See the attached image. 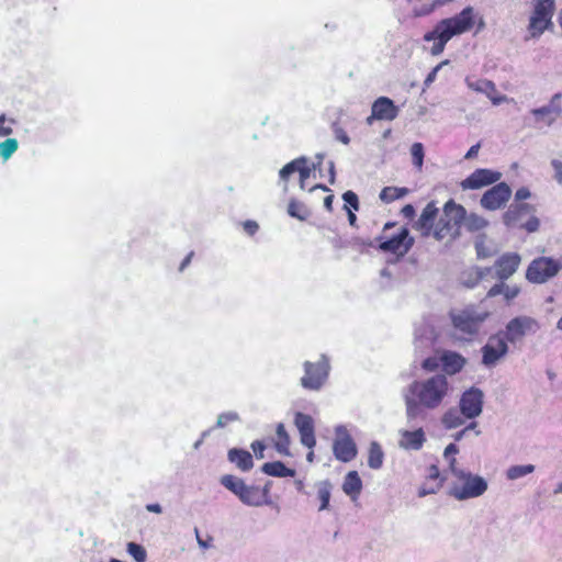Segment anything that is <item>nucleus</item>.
I'll use <instances>...</instances> for the list:
<instances>
[{"label":"nucleus","instance_id":"obj_1","mask_svg":"<svg viewBox=\"0 0 562 562\" xmlns=\"http://www.w3.org/2000/svg\"><path fill=\"white\" fill-rule=\"evenodd\" d=\"M452 391V383L443 373L413 381L403 390L408 423L426 419V411L440 407Z\"/></svg>","mask_w":562,"mask_h":562},{"label":"nucleus","instance_id":"obj_2","mask_svg":"<svg viewBox=\"0 0 562 562\" xmlns=\"http://www.w3.org/2000/svg\"><path fill=\"white\" fill-rule=\"evenodd\" d=\"M450 473L452 479L448 494L457 501L477 498L488 488V483L483 476L458 467L457 460L450 462Z\"/></svg>","mask_w":562,"mask_h":562},{"label":"nucleus","instance_id":"obj_3","mask_svg":"<svg viewBox=\"0 0 562 562\" xmlns=\"http://www.w3.org/2000/svg\"><path fill=\"white\" fill-rule=\"evenodd\" d=\"M464 217L465 209L453 200H449L443 206L442 214L436 222L432 236L437 240H442L447 237L451 239L457 238Z\"/></svg>","mask_w":562,"mask_h":562},{"label":"nucleus","instance_id":"obj_4","mask_svg":"<svg viewBox=\"0 0 562 562\" xmlns=\"http://www.w3.org/2000/svg\"><path fill=\"white\" fill-rule=\"evenodd\" d=\"M532 11L527 25L528 40H538L553 26L552 16L555 9V0H531Z\"/></svg>","mask_w":562,"mask_h":562},{"label":"nucleus","instance_id":"obj_5","mask_svg":"<svg viewBox=\"0 0 562 562\" xmlns=\"http://www.w3.org/2000/svg\"><path fill=\"white\" fill-rule=\"evenodd\" d=\"M220 482L226 490L233 493L244 505L249 507H261L265 505V492L262 493L261 491H259L258 485L246 484V482L243 479L232 474L223 475Z\"/></svg>","mask_w":562,"mask_h":562},{"label":"nucleus","instance_id":"obj_6","mask_svg":"<svg viewBox=\"0 0 562 562\" xmlns=\"http://www.w3.org/2000/svg\"><path fill=\"white\" fill-rule=\"evenodd\" d=\"M536 207L529 203L513 202L503 214L507 227H520L528 233H535L540 227V221L535 216Z\"/></svg>","mask_w":562,"mask_h":562},{"label":"nucleus","instance_id":"obj_7","mask_svg":"<svg viewBox=\"0 0 562 562\" xmlns=\"http://www.w3.org/2000/svg\"><path fill=\"white\" fill-rule=\"evenodd\" d=\"M479 19V27L477 31L482 30L484 26L483 19L479 16L475 10L472 7H465L460 13L440 20L438 23L443 27V30L448 33V35L452 38L454 36L464 34L470 32L476 20Z\"/></svg>","mask_w":562,"mask_h":562},{"label":"nucleus","instance_id":"obj_8","mask_svg":"<svg viewBox=\"0 0 562 562\" xmlns=\"http://www.w3.org/2000/svg\"><path fill=\"white\" fill-rule=\"evenodd\" d=\"M395 226V223L389 222L383 227V234ZM379 249L383 252H390L398 257L406 255L414 245V238L409 236L408 228L401 227L392 236L383 235L378 238Z\"/></svg>","mask_w":562,"mask_h":562},{"label":"nucleus","instance_id":"obj_9","mask_svg":"<svg viewBox=\"0 0 562 562\" xmlns=\"http://www.w3.org/2000/svg\"><path fill=\"white\" fill-rule=\"evenodd\" d=\"M303 369L304 375L301 378L302 387L308 391H319L329 375V359L326 355H322L316 362L305 361Z\"/></svg>","mask_w":562,"mask_h":562},{"label":"nucleus","instance_id":"obj_10","mask_svg":"<svg viewBox=\"0 0 562 562\" xmlns=\"http://www.w3.org/2000/svg\"><path fill=\"white\" fill-rule=\"evenodd\" d=\"M454 329L469 337L479 333L482 323L486 319L487 313H480L473 308L452 311L450 313Z\"/></svg>","mask_w":562,"mask_h":562},{"label":"nucleus","instance_id":"obj_11","mask_svg":"<svg viewBox=\"0 0 562 562\" xmlns=\"http://www.w3.org/2000/svg\"><path fill=\"white\" fill-rule=\"evenodd\" d=\"M333 453L338 461L344 463H348L357 457V445L346 425H337L335 427Z\"/></svg>","mask_w":562,"mask_h":562},{"label":"nucleus","instance_id":"obj_12","mask_svg":"<svg viewBox=\"0 0 562 562\" xmlns=\"http://www.w3.org/2000/svg\"><path fill=\"white\" fill-rule=\"evenodd\" d=\"M508 341L502 333L488 337L486 344L481 348L482 363L486 368L495 367L508 353Z\"/></svg>","mask_w":562,"mask_h":562},{"label":"nucleus","instance_id":"obj_13","mask_svg":"<svg viewBox=\"0 0 562 562\" xmlns=\"http://www.w3.org/2000/svg\"><path fill=\"white\" fill-rule=\"evenodd\" d=\"M540 328L538 322L530 316H517L510 319L502 333L510 344L521 341L526 335H533Z\"/></svg>","mask_w":562,"mask_h":562},{"label":"nucleus","instance_id":"obj_14","mask_svg":"<svg viewBox=\"0 0 562 562\" xmlns=\"http://www.w3.org/2000/svg\"><path fill=\"white\" fill-rule=\"evenodd\" d=\"M560 269L561 265L559 261L549 257H540L531 261L527 269L526 278L532 283H544L554 277Z\"/></svg>","mask_w":562,"mask_h":562},{"label":"nucleus","instance_id":"obj_15","mask_svg":"<svg viewBox=\"0 0 562 562\" xmlns=\"http://www.w3.org/2000/svg\"><path fill=\"white\" fill-rule=\"evenodd\" d=\"M561 93H555L551 97L548 104L531 110L533 116V126L542 128L550 127L561 115L562 108L560 104Z\"/></svg>","mask_w":562,"mask_h":562},{"label":"nucleus","instance_id":"obj_16","mask_svg":"<svg viewBox=\"0 0 562 562\" xmlns=\"http://www.w3.org/2000/svg\"><path fill=\"white\" fill-rule=\"evenodd\" d=\"M484 393L481 389L472 386L465 390L459 401L461 414L468 419H474L482 414Z\"/></svg>","mask_w":562,"mask_h":562},{"label":"nucleus","instance_id":"obj_17","mask_svg":"<svg viewBox=\"0 0 562 562\" xmlns=\"http://www.w3.org/2000/svg\"><path fill=\"white\" fill-rule=\"evenodd\" d=\"M464 82L470 90L485 94L491 100L493 105H499L505 102L514 101V99L498 93L496 85L492 80L476 78L475 76H468L465 77Z\"/></svg>","mask_w":562,"mask_h":562},{"label":"nucleus","instance_id":"obj_18","mask_svg":"<svg viewBox=\"0 0 562 562\" xmlns=\"http://www.w3.org/2000/svg\"><path fill=\"white\" fill-rule=\"evenodd\" d=\"M512 189L505 182L494 184L481 198V206L488 211L502 209L510 199Z\"/></svg>","mask_w":562,"mask_h":562},{"label":"nucleus","instance_id":"obj_19","mask_svg":"<svg viewBox=\"0 0 562 562\" xmlns=\"http://www.w3.org/2000/svg\"><path fill=\"white\" fill-rule=\"evenodd\" d=\"M502 178V173L491 169H476L461 182L463 190H477L494 184Z\"/></svg>","mask_w":562,"mask_h":562},{"label":"nucleus","instance_id":"obj_20","mask_svg":"<svg viewBox=\"0 0 562 562\" xmlns=\"http://www.w3.org/2000/svg\"><path fill=\"white\" fill-rule=\"evenodd\" d=\"M451 40L443 27L437 23L431 31L424 34L423 41L430 46H424L431 56H439L443 53L447 43Z\"/></svg>","mask_w":562,"mask_h":562},{"label":"nucleus","instance_id":"obj_21","mask_svg":"<svg viewBox=\"0 0 562 562\" xmlns=\"http://www.w3.org/2000/svg\"><path fill=\"white\" fill-rule=\"evenodd\" d=\"M437 338V333L431 324L423 321L416 326L414 333V346L420 353H426L432 349L434 342Z\"/></svg>","mask_w":562,"mask_h":562},{"label":"nucleus","instance_id":"obj_22","mask_svg":"<svg viewBox=\"0 0 562 562\" xmlns=\"http://www.w3.org/2000/svg\"><path fill=\"white\" fill-rule=\"evenodd\" d=\"M294 424L300 432L301 443L308 449H313L316 445L313 418L307 414L297 412L294 417Z\"/></svg>","mask_w":562,"mask_h":562},{"label":"nucleus","instance_id":"obj_23","mask_svg":"<svg viewBox=\"0 0 562 562\" xmlns=\"http://www.w3.org/2000/svg\"><path fill=\"white\" fill-rule=\"evenodd\" d=\"M438 216V207L435 202H429L423 210L420 216L414 224V228L419 231L422 236H432L436 220Z\"/></svg>","mask_w":562,"mask_h":562},{"label":"nucleus","instance_id":"obj_24","mask_svg":"<svg viewBox=\"0 0 562 562\" xmlns=\"http://www.w3.org/2000/svg\"><path fill=\"white\" fill-rule=\"evenodd\" d=\"M520 256L516 252H507L502 255L495 262L496 277L505 281L512 277L520 265Z\"/></svg>","mask_w":562,"mask_h":562},{"label":"nucleus","instance_id":"obj_25","mask_svg":"<svg viewBox=\"0 0 562 562\" xmlns=\"http://www.w3.org/2000/svg\"><path fill=\"white\" fill-rule=\"evenodd\" d=\"M371 108L373 110V117H379V121H393L400 112L398 106L387 97H379L374 100Z\"/></svg>","mask_w":562,"mask_h":562},{"label":"nucleus","instance_id":"obj_26","mask_svg":"<svg viewBox=\"0 0 562 562\" xmlns=\"http://www.w3.org/2000/svg\"><path fill=\"white\" fill-rule=\"evenodd\" d=\"M398 446L405 450H419L426 441L425 431L422 427L415 430H401Z\"/></svg>","mask_w":562,"mask_h":562},{"label":"nucleus","instance_id":"obj_27","mask_svg":"<svg viewBox=\"0 0 562 562\" xmlns=\"http://www.w3.org/2000/svg\"><path fill=\"white\" fill-rule=\"evenodd\" d=\"M443 374L454 375L459 373L465 366L467 360L463 356L456 351H443L440 357Z\"/></svg>","mask_w":562,"mask_h":562},{"label":"nucleus","instance_id":"obj_28","mask_svg":"<svg viewBox=\"0 0 562 562\" xmlns=\"http://www.w3.org/2000/svg\"><path fill=\"white\" fill-rule=\"evenodd\" d=\"M492 272L493 268L471 267L461 273L460 281L464 286L473 289Z\"/></svg>","mask_w":562,"mask_h":562},{"label":"nucleus","instance_id":"obj_29","mask_svg":"<svg viewBox=\"0 0 562 562\" xmlns=\"http://www.w3.org/2000/svg\"><path fill=\"white\" fill-rule=\"evenodd\" d=\"M228 461L234 463L240 471L247 472L252 469L254 460L249 451L232 448L227 453Z\"/></svg>","mask_w":562,"mask_h":562},{"label":"nucleus","instance_id":"obj_30","mask_svg":"<svg viewBox=\"0 0 562 562\" xmlns=\"http://www.w3.org/2000/svg\"><path fill=\"white\" fill-rule=\"evenodd\" d=\"M261 471L276 477H293L295 475V471L286 468L281 461L267 462L261 467Z\"/></svg>","mask_w":562,"mask_h":562},{"label":"nucleus","instance_id":"obj_31","mask_svg":"<svg viewBox=\"0 0 562 562\" xmlns=\"http://www.w3.org/2000/svg\"><path fill=\"white\" fill-rule=\"evenodd\" d=\"M362 490V481L358 474L357 471H350L345 477L344 484H342V491L351 496L352 498H356Z\"/></svg>","mask_w":562,"mask_h":562},{"label":"nucleus","instance_id":"obj_32","mask_svg":"<svg viewBox=\"0 0 562 562\" xmlns=\"http://www.w3.org/2000/svg\"><path fill=\"white\" fill-rule=\"evenodd\" d=\"M384 452L379 442L372 441L369 447L368 465L373 470H379L383 465Z\"/></svg>","mask_w":562,"mask_h":562},{"label":"nucleus","instance_id":"obj_33","mask_svg":"<svg viewBox=\"0 0 562 562\" xmlns=\"http://www.w3.org/2000/svg\"><path fill=\"white\" fill-rule=\"evenodd\" d=\"M536 467L533 464H515L507 468L505 476L508 481H517L531 473H533Z\"/></svg>","mask_w":562,"mask_h":562},{"label":"nucleus","instance_id":"obj_34","mask_svg":"<svg viewBox=\"0 0 562 562\" xmlns=\"http://www.w3.org/2000/svg\"><path fill=\"white\" fill-rule=\"evenodd\" d=\"M464 419L465 417L460 411L451 408L442 416V424L446 428L452 429L462 426L464 424Z\"/></svg>","mask_w":562,"mask_h":562},{"label":"nucleus","instance_id":"obj_35","mask_svg":"<svg viewBox=\"0 0 562 562\" xmlns=\"http://www.w3.org/2000/svg\"><path fill=\"white\" fill-rule=\"evenodd\" d=\"M408 193V189L406 188H396V187H385L380 192V199L385 203H391L395 200H398L405 196Z\"/></svg>","mask_w":562,"mask_h":562},{"label":"nucleus","instance_id":"obj_36","mask_svg":"<svg viewBox=\"0 0 562 562\" xmlns=\"http://www.w3.org/2000/svg\"><path fill=\"white\" fill-rule=\"evenodd\" d=\"M300 162H304V156H301V157L288 162L279 171L280 181L284 182V190H286V182L289 181L290 177L292 175H294L295 172H297Z\"/></svg>","mask_w":562,"mask_h":562},{"label":"nucleus","instance_id":"obj_37","mask_svg":"<svg viewBox=\"0 0 562 562\" xmlns=\"http://www.w3.org/2000/svg\"><path fill=\"white\" fill-rule=\"evenodd\" d=\"M276 434L278 437V440L276 442V449L280 453L289 454L290 437L283 424H278Z\"/></svg>","mask_w":562,"mask_h":562},{"label":"nucleus","instance_id":"obj_38","mask_svg":"<svg viewBox=\"0 0 562 562\" xmlns=\"http://www.w3.org/2000/svg\"><path fill=\"white\" fill-rule=\"evenodd\" d=\"M316 170L315 164H310V160L307 157L304 156V162L299 164L297 173L300 177V188L302 190L307 189V179L310 178L312 171Z\"/></svg>","mask_w":562,"mask_h":562},{"label":"nucleus","instance_id":"obj_39","mask_svg":"<svg viewBox=\"0 0 562 562\" xmlns=\"http://www.w3.org/2000/svg\"><path fill=\"white\" fill-rule=\"evenodd\" d=\"M331 494V484L328 481H322L317 484V496L321 501L319 510H325L329 506Z\"/></svg>","mask_w":562,"mask_h":562},{"label":"nucleus","instance_id":"obj_40","mask_svg":"<svg viewBox=\"0 0 562 562\" xmlns=\"http://www.w3.org/2000/svg\"><path fill=\"white\" fill-rule=\"evenodd\" d=\"M288 213L291 217L305 221L310 216L308 209L296 200H291L288 205Z\"/></svg>","mask_w":562,"mask_h":562},{"label":"nucleus","instance_id":"obj_41","mask_svg":"<svg viewBox=\"0 0 562 562\" xmlns=\"http://www.w3.org/2000/svg\"><path fill=\"white\" fill-rule=\"evenodd\" d=\"M19 149V142L15 138H7L0 143V157L3 161L9 160Z\"/></svg>","mask_w":562,"mask_h":562},{"label":"nucleus","instance_id":"obj_42","mask_svg":"<svg viewBox=\"0 0 562 562\" xmlns=\"http://www.w3.org/2000/svg\"><path fill=\"white\" fill-rule=\"evenodd\" d=\"M126 551L136 562H146L147 561V551L139 543L128 542L126 544Z\"/></svg>","mask_w":562,"mask_h":562},{"label":"nucleus","instance_id":"obj_43","mask_svg":"<svg viewBox=\"0 0 562 562\" xmlns=\"http://www.w3.org/2000/svg\"><path fill=\"white\" fill-rule=\"evenodd\" d=\"M463 222L467 228L471 232L481 231L487 226V221L474 213L470 214L469 216L465 215Z\"/></svg>","mask_w":562,"mask_h":562},{"label":"nucleus","instance_id":"obj_44","mask_svg":"<svg viewBox=\"0 0 562 562\" xmlns=\"http://www.w3.org/2000/svg\"><path fill=\"white\" fill-rule=\"evenodd\" d=\"M413 165L420 170L424 164V146L422 143H414L411 147Z\"/></svg>","mask_w":562,"mask_h":562},{"label":"nucleus","instance_id":"obj_45","mask_svg":"<svg viewBox=\"0 0 562 562\" xmlns=\"http://www.w3.org/2000/svg\"><path fill=\"white\" fill-rule=\"evenodd\" d=\"M239 419V415L236 412H225L218 415L216 427L224 428L229 423L236 422Z\"/></svg>","mask_w":562,"mask_h":562},{"label":"nucleus","instance_id":"obj_46","mask_svg":"<svg viewBox=\"0 0 562 562\" xmlns=\"http://www.w3.org/2000/svg\"><path fill=\"white\" fill-rule=\"evenodd\" d=\"M449 63H450V61H449V59H445V60H442L441 63H439L436 67H434V68L431 69V71L427 75V77L425 78V80H424V86H425L426 88L430 87V86L435 82V80L437 79V75H438L439 70H440L443 66L449 65Z\"/></svg>","mask_w":562,"mask_h":562},{"label":"nucleus","instance_id":"obj_47","mask_svg":"<svg viewBox=\"0 0 562 562\" xmlns=\"http://www.w3.org/2000/svg\"><path fill=\"white\" fill-rule=\"evenodd\" d=\"M342 200L346 203L345 209H347V211L349 210L348 206H350L355 211L359 210V199H358V195L353 191H346L342 194Z\"/></svg>","mask_w":562,"mask_h":562},{"label":"nucleus","instance_id":"obj_48","mask_svg":"<svg viewBox=\"0 0 562 562\" xmlns=\"http://www.w3.org/2000/svg\"><path fill=\"white\" fill-rule=\"evenodd\" d=\"M13 123L14 121L7 119L4 114L0 115V137H7L13 133Z\"/></svg>","mask_w":562,"mask_h":562},{"label":"nucleus","instance_id":"obj_49","mask_svg":"<svg viewBox=\"0 0 562 562\" xmlns=\"http://www.w3.org/2000/svg\"><path fill=\"white\" fill-rule=\"evenodd\" d=\"M331 128L334 136L338 142L342 143L344 145H348L350 143V137L348 136L347 132L338 123H334Z\"/></svg>","mask_w":562,"mask_h":562},{"label":"nucleus","instance_id":"obj_50","mask_svg":"<svg viewBox=\"0 0 562 562\" xmlns=\"http://www.w3.org/2000/svg\"><path fill=\"white\" fill-rule=\"evenodd\" d=\"M459 452L458 446L456 443H449L445 451L443 457L448 462V467L450 468V462L456 459V454Z\"/></svg>","mask_w":562,"mask_h":562},{"label":"nucleus","instance_id":"obj_51","mask_svg":"<svg viewBox=\"0 0 562 562\" xmlns=\"http://www.w3.org/2000/svg\"><path fill=\"white\" fill-rule=\"evenodd\" d=\"M519 292H520V289L518 286H516V285L510 286V285L505 284L503 295L507 302H510L519 294Z\"/></svg>","mask_w":562,"mask_h":562},{"label":"nucleus","instance_id":"obj_52","mask_svg":"<svg viewBox=\"0 0 562 562\" xmlns=\"http://www.w3.org/2000/svg\"><path fill=\"white\" fill-rule=\"evenodd\" d=\"M530 190L526 187L519 188L515 193V201L517 203H525L524 201L530 198Z\"/></svg>","mask_w":562,"mask_h":562},{"label":"nucleus","instance_id":"obj_53","mask_svg":"<svg viewBox=\"0 0 562 562\" xmlns=\"http://www.w3.org/2000/svg\"><path fill=\"white\" fill-rule=\"evenodd\" d=\"M551 165L554 170L555 180L558 181V183L562 184V161L553 159Z\"/></svg>","mask_w":562,"mask_h":562},{"label":"nucleus","instance_id":"obj_54","mask_svg":"<svg viewBox=\"0 0 562 562\" xmlns=\"http://www.w3.org/2000/svg\"><path fill=\"white\" fill-rule=\"evenodd\" d=\"M504 288H505V283H504V281H502V280H501V282H499V283H496L495 285H493V286L488 290V292H487V296H488V297H494V296H496V295H498V294H503V292H504Z\"/></svg>","mask_w":562,"mask_h":562},{"label":"nucleus","instance_id":"obj_55","mask_svg":"<svg viewBox=\"0 0 562 562\" xmlns=\"http://www.w3.org/2000/svg\"><path fill=\"white\" fill-rule=\"evenodd\" d=\"M243 226L245 232L250 236L255 235L259 228L258 224L255 221H246L244 222Z\"/></svg>","mask_w":562,"mask_h":562},{"label":"nucleus","instance_id":"obj_56","mask_svg":"<svg viewBox=\"0 0 562 562\" xmlns=\"http://www.w3.org/2000/svg\"><path fill=\"white\" fill-rule=\"evenodd\" d=\"M251 449L254 450L257 458L262 459L265 457L263 456L265 445L261 441H259V440L254 441L251 443Z\"/></svg>","mask_w":562,"mask_h":562},{"label":"nucleus","instance_id":"obj_57","mask_svg":"<svg viewBox=\"0 0 562 562\" xmlns=\"http://www.w3.org/2000/svg\"><path fill=\"white\" fill-rule=\"evenodd\" d=\"M427 477L429 480H438L440 477V471L436 464H431L427 470Z\"/></svg>","mask_w":562,"mask_h":562},{"label":"nucleus","instance_id":"obj_58","mask_svg":"<svg viewBox=\"0 0 562 562\" xmlns=\"http://www.w3.org/2000/svg\"><path fill=\"white\" fill-rule=\"evenodd\" d=\"M270 487H271V483L270 482L265 484V486H262V487L259 486V491H261L262 493L265 492V495H263L265 505H270L271 504V501H270Z\"/></svg>","mask_w":562,"mask_h":562},{"label":"nucleus","instance_id":"obj_59","mask_svg":"<svg viewBox=\"0 0 562 562\" xmlns=\"http://www.w3.org/2000/svg\"><path fill=\"white\" fill-rule=\"evenodd\" d=\"M476 255L479 258H486L490 256V252L486 250L483 243L475 244Z\"/></svg>","mask_w":562,"mask_h":562},{"label":"nucleus","instance_id":"obj_60","mask_svg":"<svg viewBox=\"0 0 562 562\" xmlns=\"http://www.w3.org/2000/svg\"><path fill=\"white\" fill-rule=\"evenodd\" d=\"M402 214L404 217L408 218V220H412L414 216H415V209L412 204H406L403 209H402Z\"/></svg>","mask_w":562,"mask_h":562},{"label":"nucleus","instance_id":"obj_61","mask_svg":"<svg viewBox=\"0 0 562 562\" xmlns=\"http://www.w3.org/2000/svg\"><path fill=\"white\" fill-rule=\"evenodd\" d=\"M479 150H480V144H475V145L471 146L470 149L467 151L464 158L472 159V158L476 157Z\"/></svg>","mask_w":562,"mask_h":562},{"label":"nucleus","instance_id":"obj_62","mask_svg":"<svg viewBox=\"0 0 562 562\" xmlns=\"http://www.w3.org/2000/svg\"><path fill=\"white\" fill-rule=\"evenodd\" d=\"M199 547L202 550H207V549L212 548L213 547V537L212 536H207L206 539H203L202 541H199Z\"/></svg>","mask_w":562,"mask_h":562},{"label":"nucleus","instance_id":"obj_63","mask_svg":"<svg viewBox=\"0 0 562 562\" xmlns=\"http://www.w3.org/2000/svg\"><path fill=\"white\" fill-rule=\"evenodd\" d=\"M422 367L426 370H434L436 368V360L432 358H426L423 361Z\"/></svg>","mask_w":562,"mask_h":562},{"label":"nucleus","instance_id":"obj_64","mask_svg":"<svg viewBox=\"0 0 562 562\" xmlns=\"http://www.w3.org/2000/svg\"><path fill=\"white\" fill-rule=\"evenodd\" d=\"M146 509L150 513L160 514L162 512V507L158 503H153L146 505Z\"/></svg>","mask_w":562,"mask_h":562}]
</instances>
